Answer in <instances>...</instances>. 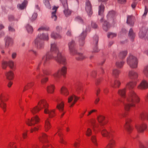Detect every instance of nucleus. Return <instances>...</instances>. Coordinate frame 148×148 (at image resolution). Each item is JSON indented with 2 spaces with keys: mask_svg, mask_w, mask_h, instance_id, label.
<instances>
[{
  "mask_svg": "<svg viewBox=\"0 0 148 148\" xmlns=\"http://www.w3.org/2000/svg\"><path fill=\"white\" fill-rule=\"evenodd\" d=\"M127 102L124 105V109L125 111L123 114V117H126L128 115L131 107H135L136 103H138L140 101V99L137 93L134 90L130 92L126 98Z\"/></svg>",
  "mask_w": 148,
  "mask_h": 148,
  "instance_id": "f257e3e1",
  "label": "nucleus"
},
{
  "mask_svg": "<svg viewBox=\"0 0 148 148\" xmlns=\"http://www.w3.org/2000/svg\"><path fill=\"white\" fill-rule=\"evenodd\" d=\"M121 84V82L118 79H115L113 83L112 84L111 86L114 88H119Z\"/></svg>",
  "mask_w": 148,
  "mask_h": 148,
  "instance_id": "bb28decb",
  "label": "nucleus"
},
{
  "mask_svg": "<svg viewBox=\"0 0 148 148\" xmlns=\"http://www.w3.org/2000/svg\"><path fill=\"white\" fill-rule=\"evenodd\" d=\"M5 46L6 47L11 45L12 44V40L9 37H6L5 38Z\"/></svg>",
  "mask_w": 148,
  "mask_h": 148,
  "instance_id": "c756f323",
  "label": "nucleus"
},
{
  "mask_svg": "<svg viewBox=\"0 0 148 148\" xmlns=\"http://www.w3.org/2000/svg\"><path fill=\"white\" fill-rule=\"evenodd\" d=\"M34 82H30L28 83L27 84L23 90V92L25 91L28 88H30L34 86Z\"/></svg>",
  "mask_w": 148,
  "mask_h": 148,
  "instance_id": "c03bdc74",
  "label": "nucleus"
},
{
  "mask_svg": "<svg viewBox=\"0 0 148 148\" xmlns=\"http://www.w3.org/2000/svg\"><path fill=\"white\" fill-rule=\"evenodd\" d=\"M58 8V7L54 6L52 9V10H54V11L52 12L51 18L54 21H56L57 18V16L56 15V13Z\"/></svg>",
  "mask_w": 148,
  "mask_h": 148,
  "instance_id": "f704fd0d",
  "label": "nucleus"
},
{
  "mask_svg": "<svg viewBox=\"0 0 148 148\" xmlns=\"http://www.w3.org/2000/svg\"><path fill=\"white\" fill-rule=\"evenodd\" d=\"M120 73V71L118 69H113L112 72V74L115 77H116Z\"/></svg>",
  "mask_w": 148,
  "mask_h": 148,
  "instance_id": "13d9d810",
  "label": "nucleus"
},
{
  "mask_svg": "<svg viewBox=\"0 0 148 148\" xmlns=\"http://www.w3.org/2000/svg\"><path fill=\"white\" fill-rule=\"evenodd\" d=\"M143 72L144 75L148 77V66L145 67Z\"/></svg>",
  "mask_w": 148,
  "mask_h": 148,
  "instance_id": "bf43d9fd",
  "label": "nucleus"
},
{
  "mask_svg": "<svg viewBox=\"0 0 148 148\" xmlns=\"http://www.w3.org/2000/svg\"><path fill=\"white\" fill-rule=\"evenodd\" d=\"M104 10V6L103 5L101 4L99 6V15L101 16V18L100 20V21L102 22L103 21V18L104 17L103 13Z\"/></svg>",
  "mask_w": 148,
  "mask_h": 148,
  "instance_id": "aec40b11",
  "label": "nucleus"
},
{
  "mask_svg": "<svg viewBox=\"0 0 148 148\" xmlns=\"http://www.w3.org/2000/svg\"><path fill=\"white\" fill-rule=\"evenodd\" d=\"M8 99L7 97V95L5 92L0 93V101H7Z\"/></svg>",
  "mask_w": 148,
  "mask_h": 148,
  "instance_id": "473e14b6",
  "label": "nucleus"
},
{
  "mask_svg": "<svg viewBox=\"0 0 148 148\" xmlns=\"http://www.w3.org/2000/svg\"><path fill=\"white\" fill-rule=\"evenodd\" d=\"M8 65V62L7 61H3L1 63V67L2 69H5Z\"/></svg>",
  "mask_w": 148,
  "mask_h": 148,
  "instance_id": "864d4df0",
  "label": "nucleus"
},
{
  "mask_svg": "<svg viewBox=\"0 0 148 148\" xmlns=\"http://www.w3.org/2000/svg\"><path fill=\"white\" fill-rule=\"evenodd\" d=\"M49 39L48 35L47 34H42L38 35L36 38V42L37 40H48Z\"/></svg>",
  "mask_w": 148,
  "mask_h": 148,
  "instance_id": "f3484780",
  "label": "nucleus"
},
{
  "mask_svg": "<svg viewBox=\"0 0 148 148\" xmlns=\"http://www.w3.org/2000/svg\"><path fill=\"white\" fill-rule=\"evenodd\" d=\"M91 140L95 145H97V140L96 136L95 135H92L91 137Z\"/></svg>",
  "mask_w": 148,
  "mask_h": 148,
  "instance_id": "603ef678",
  "label": "nucleus"
},
{
  "mask_svg": "<svg viewBox=\"0 0 148 148\" xmlns=\"http://www.w3.org/2000/svg\"><path fill=\"white\" fill-rule=\"evenodd\" d=\"M51 38L54 39L60 38L61 37V36L60 34L54 32L51 33Z\"/></svg>",
  "mask_w": 148,
  "mask_h": 148,
  "instance_id": "de8ad7c7",
  "label": "nucleus"
},
{
  "mask_svg": "<svg viewBox=\"0 0 148 148\" xmlns=\"http://www.w3.org/2000/svg\"><path fill=\"white\" fill-rule=\"evenodd\" d=\"M56 110L54 109H49L48 108L47 109L44 110V112L45 114H47L49 115V118H52L56 115V113L55 112Z\"/></svg>",
  "mask_w": 148,
  "mask_h": 148,
  "instance_id": "ddd939ff",
  "label": "nucleus"
},
{
  "mask_svg": "<svg viewBox=\"0 0 148 148\" xmlns=\"http://www.w3.org/2000/svg\"><path fill=\"white\" fill-rule=\"evenodd\" d=\"M89 122L92 129L94 131H95L96 128H98L99 125L96 123V120L95 119L93 118L90 119Z\"/></svg>",
  "mask_w": 148,
  "mask_h": 148,
  "instance_id": "4be33fe9",
  "label": "nucleus"
},
{
  "mask_svg": "<svg viewBox=\"0 0 148 148\" xmlns=\"http://www.w3.org/2000/svg\"><path fill=\"white\" fill-rule=\"evenodd\" d=\"M40 120V118L38 116L36 115L32 117L31 119H26L25 122L28 126H32L38 123L39 122Z\"/></svg>",
  "mask_w": 148,
  "mask_h": 148,
  "instance_id": "423d86ee",
  "label": "nucleus"
},
{
  "mask_svg": "<svg viewBox=\"0 0 148 148\" xmlns=\"http://www.w3.org/2000/svg\"><path fill=\"white\" fill-rule=\"evenodd\" d=\"M54 58L53 55L50 54L49 53H47L42 58L43 65L46 66L48 65L50 63V60L52 59L54 60Z\"/></svg>",
  "mask_w": 148,
  "mask_h": 148,
  "instance_id": "0eeeda50",
  "label": "nucleus"
},
{
  "mask_svg": "<svg viewBox=\"0 0 148 148\" xmlns=\"http://www.w3.org/2000/svg\"><path fill=\"white\" fill-rule=\"evenodd\" d=\"M61 74L60 73V70L58 69L57 71L53 73L52 76L55 78V79L57 80L60 78L61 76Z\"/></svg>",
  "mask_w": 148,
  "mask_h": 148,
  "instance_id": "72a5a7b5",
  "label": "nucleus"
},
{
  "mask_svg": "<svg viewBox=\"0 0 148 148\" xmlns=\"http://www.w3.org/2000/svg\"><path fill=\"white\" fill-rule=\"evenodd\" d=\"M97 111V110L96 109L92 110L88 112V114L87 115V116H89L90 115L93 113L96 112Z\"/></svg>",
  "mask_w": 148,
  "mask_h": 148,
  "instance_id": "338daca9",
  "label": "nucleus"
},
{
  "mask_svg": "<svg viewBox=\"0 0 148 148\" xmlns=\"http://www.w3.org/2000/svg\"><path fill=\"white\" fill-rule=\"evenodd\" d=\"M138 88L140 89H147L148 88V83L146 81L143 80L138 86Z\"/></svg>",
  "mask_w": 148,
  "mask_h": 148,
  "instance_id": "412c9836",
  "label": "nucleus"
},
{
  "mask_svg": "<svg viewBox=\"0 0 148 148\" xmlns=\"http://www.w3.org/2000/svg\"><path fill=\"white\" fill-rule=\"evenodd\" d=\"M51 54L53 55L55 60L57 63L65 65L66 64V60L65 56L59 52L58 49L55 43L51 44Z\"/></svg>",
  "mask_w": 148,
  "mask_h": 148,
  "instance_id": "7ed1b4c3",
  "label": "nucleus"
},
{
  "mask_svg": "<svg viewBox=\"0 0 148 148\" xmlns=\"http://www.w3.org/2000/svg\"><path fill=\"white\" fill-rule=\"evenodd\" d=\"M135 127L139 133H142L146 129L147 126L145 123H142L136 125Z\"/></svg>",
  "mask_w": 148,
  "mask_h": 148,
  "instance_id": "f8f14e48",
  "label": "nucleus"
},
{
  "mask_svg": "<svg viewBox=\"0 0 148 148\" xmlns=\"http://www.w3.org/2000/svg\"><path fill=\"white\" fill-rule=\"evenodd\" d=\"M58 134V135L60 137V142L62 144L64 145H66L67 142L63 138V135L62 134V132L61 129L60 128H58V131L57 133L54 135H55L56 134Z\"/></svg>",
  "mask_w": 148,
  "mask_h": 148,
  "instance_id": "2eb2a0df",
  "label": "nucleus"
},
{
  "mask_svg": "<svg viewBox=\"0 0 148 148\" xmlns=\"http://www.w3.org/2000/svg\"><path fill=\"white\" fill-rule=\"evenodd\" d=\"M127 62L131 68H136L137 67L138 63L137 59L132 55H130L127 58Z\"/></svg>",
  "mask_w": 148,
  "mask_h": 148,
  "instance_id": "20e7f679",
  "label": "nucleus"
},
{
  "mask_svg": "<svg viewBox=\"0 0 148 148\" xmlns=\"http://www.w3.org/2000/svg\"><path fill=\"white\" fill-rule=\"evenodd\" d=\"M5 75L6 78L9 80H12L14 77V73L13 72L11 71L6 72L5 73Z\"/></svg>",
  "mask_w": 148,
  "mask_h": 148,
  "instance_id": "cd10ccee",
  "label": "nucleus"
},
{
  "mask_svg": "<svg viewBox=\"0 0 148 148\" xmlns=\"http://www.w3.org/2000/svg\"><path fill=\"white\" fill-rule=\"evenodd\" d=\"M36 39L34 41V43L35 46L38 49H41L44 47V43L41 40H37L36 42Z\"/></svg>",
  "mask_w": 148,
  "mask_h": 148,
  "instance_id": "c85d7f7f",
  "label": "nucleus"
},
{
  "mask_svg": "<svg viewBox=\"0 0 148 148\" xmlns=\"http://www.w3.org/2000/svg\"><path fill=\"white\" fill-rule=\"evenodd\" d=\"M5 101H0V107L2 108L4 112H5L6 110V104L5 103Z\"/></svg>",
  "mask_w": 148,
  "mask_h": 148,
  "instance_id": "a18cd8bd",
  "label": "nucleus"
},
{
  "mask_svg": "<svg viewBox=\"0 0 148 148\" xmlns=\"http://www.w3.org/2000/svg\"><path fill=\"white\" fill-rule=\"evenodd\" d=\"M39 130V127L38 126L35 127L34 128H31L30 132L31 133H33L34 132L37 131Z\"/></svg>",
  "mask_w": 148,
  "mask_h": 148,
  "instance_id": "69168bd1",
  "label": "nucleus"
},
{
  "mask_svg": "<svg viewBox=\"0 0 148 148\" xmlns=\"http://www.w3.org/2000/svg\"><path fill=\"white\" fill-rule=\"evenodd\" d=\"M48 80L49 78L47 77H45L42 78L40 81V82L41 84L42 85L45 84L47 82H48Z\"/></svg>",
  "mask_w": 148,
  "mask_h": 148,
  "instance_id": "052dcab7",
  "label": "nucleus"
},
{
  "mask_svg": "<svg viewBox=\"0 0 148 148\" xmlns=\"http://www.w3.org/2000/svg\"><path fill=\"white\" fill-rule=\"evenodd\" d=\"M86 36V32H83L79 37V42L80 43V45H83L84 43V41L85 38Z\"/></svg>",
  "mask_w": 148,
  "mask_h": 148,
  "instance_id": "7c9ffc66",
  "label": "nucleus"
},
{
  "mask_svg": "<svg viewBox=\"0 0 148 148\" xmlns=\"http://www.w3.org/2000/svg\"><path fill=\"white\" fill-rule=\"evenodd\" d=\"M110 24L107 21H105L103 24V28L106 31H107L110 27Z\"/></svg>",
  "mask_w": 148,
  "mask_h": 148,
  "instance_id": "ea45409f",
  "label": "nucleus"
},
{
  "mask_svg": "<svg viewBox=\"0 0 148 148\" xmlns=\"http://www.w3.org/2000/svg\"><path fill=\"white\" fill-rule=\"evenodd\" d=\"M135 83L133 82H130L127 83L126 85V87L130 89L133 88L136 86Z\"/></svg>",
  "mask_w": 148,
  "mask_h": 148,
  "instance_id": "58836bf2",
  "label": "nucleus"
},
{
  "mask_svg": "<svg viewBox=\"0 0 148 148\" xmlns=\"http://www.w3.org/2000/svg\"><path fill=\"white\" fill-rule=\"evenodd\" d=\"M60 70V73L61 75L65 77L66 74L67 68L65 66H63Z\"/></svg>",
  "mask_w": 148,
  "mask_h": 148,
  "instance_id": "a19ab883",
  "label": "nucleus"
},
{
  "mask_svg": "<svg viewBox=\"0 0 148 148\" xmlns=\"http://www.w3.org/2000/svg\"><path fill=\"white\" fill-rule=\"evenodd\" d=\"M115 14V12L114 11H112L109 12L107 16L108 17H112L114 16Z\"/></svg>",
  "mask_w": 148,
  "mask_h": 148,
  "instance_id": "0e129e2a",
  "label": "nucleus"
},
{
  "mask_svg": "<svg viewBox=\"0 0 148 148\" xmlns=\"http://www.w3.org/2000/svg\"><path fill=\"white\" fill-rule=\"evenodd\" d=\"M27 29L29 33H32L33 32V29L32 27L29 25L26 26Z\"/></svg>",
  "mask_w": 148,
  "mask_h": 148,
  "instance_id": "680f3d73",
  "label": "nucleus"
},
{
  "mask_svg": "<svg viewBox=\"0 0 148 148\" xmlns=\"http://www.w3.org/2000/svg\"><path fill=\"white\" fill-rule=\"evenodd\" d=\"M62 5L64 8V13L66 16L70 15L71 13V11L68 9L67 0H60Z\"/></svg>",
  "mask_w": 148,
  "mask_h": 148,
  "instance_id": "9b49d317",
  "label": "nucleus"
},
{
  "mask_svg": "<svg viewBox=\"0 0 148 148\" xmlns=\"http://www.w3.org/2000/svg\"><path fill=\"white\" fill-rule=\"evenodd\" d=\"M8 65L11 69H13L14 67V63L12 60H10L8 62Z\"/></svg>",
  "mask_w": 148,
  "mask_h": 148,
  "instance_id": "4d7b16f0",
  "label": "nucleus"
},
{
  "mask_svg": "<svg viewBox=\"0 0 148 148\" xmlns=\"http://www.w3.org/2000/svg\"><path fill=\"white\" fill-rule=\"evenodd\" d=\"M60 93L61 95L65 97L67 96L69 94V92L68 89L64 86L61 87L60 90Z\"/></svg>",
  "mask_w": 148,
  "mask_h": 148,
  "instance_id": "5701e85b",
  "label": "nucleus"
},
{
  "mask_svg": "<svg viewBox=\"0 0 148 148\" xmlns=\"http://www.w3.org/2000/svg\"><path fill=\"white\" fill-rule=\"evenodd\" d=\"M87 111V109H86L84 110L81 113H80L79 115V118L81 119L83 117Z\"/></svg>",
  "mask_w": 148,
  "mask_h": 148,
  "instance_id": "774afa93",
  "label": "nucleus"
},
{
  "mask_svg": "<svg viewBox=\"0 0 148 148\" xmlns=\"http://www.w3.org/2000/svg\"><path fill=\"white\" fill-rule=\"evenodd\" d=\"M116 34L111 32L108 33V38H112L116 37Z\"/></svg>",
  "mask_w": 148,
  "mask_h": 148,
  "instance_id": "e2e57ef3",
  "label": "nucleus"
},
{
  "mask_svg": "<svg viewBox=\"0 0 148 148\" xmlns=\"http://www.w3.org/2000/svg\"><path fill=\"white\" fill-rule=\"evenodd\" d=\"M126 88H124L122 89L119 90L118 91V93L122 97L125 98L126 97Z\"/></svg>",
  "mask_w": 148,
  "mask_h": 148,
  "instance_id": "2f4dec72",
  "label": "nucleus"
},
{
  "mask_svg": "<svg viewBox=\"0 0 148 148\" xmlns=\"http://www.w3.org/2000/svg\"><path fill=\"white\" fill-rule=\"evenodd\" d=\"M127 52L126 51H121L118 55V57L121 59H123L126 56Z\"/></svg>",
  "mask_w": 148,
  "mask_h": 148,
  "instance_id": "79ce46f5",
  "label": "nucleus"
},
{
  "mask_svg": "<svg viewBox=\"0 0 148 148\" xmlns=\"http://www.w3.org/2000/svg\"><path fill=\"white\" fill-rule=\"evenodd\" d=\"M68 45L71 54L73 55L75 54L76 51L75 49V44L74 42L72 40L69 43Z\"/></svg>",
  "mask_w": 148,
  "mask_h": 148,
  "instance_id": "4468645a",
  "label": "nucleus"
},
{
  "mask_svg": "<svg viewBox=\"0 0 148 148\" xmlns=\"http://www.w3.org/2000/svg\"><path fill=\"white\" fill-rule=\"evenodd\" d=\"M134 20L135 18L132 15H128L127 16V23L131 25H133L134 24Z\"/></svg>",
  "mask_w": 148,
  "mask_h": 148,
  "instance_id": "a878e982",
  "label": "nucleus"
},
{
  "mask_svg": "<svg viewBox=\"0 0 148 148\" xmlns=\"http://www.w3.org/2000/svg\"><path fill=\"white\" fill-rule=\"evenodd\" d=\"M27 4V1L26 0H25L22 4H18L17 5V7L19 9L21 10H23L26 7Z\"/></svg>",
  "mask_w": 148,
  "mask_h": 148,
  "instance_id": "4c0bfd02",
  "label": "nucleus"
},
{
  "mask_svg": "<svg viewBox=\"0 0 148 148\" xmlns=\"http://www.w3.org/2000/svg\"><path fill=\"white\" fill-rule=\"evenodd\" d=\"M135 34L132 29H130L129 33V36L130 38L133 39L135 37Z\"/></svg>",
  "mask_w": 148,
  "mask_h": 148,
  "instance_id": "8fccbe9b",
  "label": "nucleus"
},
{
  "mask_svg": "<svg viewBox=\"0 0 148 148\" xmlns=\"http://www.w3.org/2000/svg\"><path fill=\"white\" fill-rule=\"evenodd\" d=\"M40 110L37 105L30 109V111L33 114L37 113Z\"/></svg>",
  "mask_w": 148,
  "mask_h": 148,
  "instance_id": "e433bc0d",
  "label": "nucleus"
},
{
  "mask_svg": "<svg viewBox=\"0 0 148 148\" xmlns=\"http://www.w3.org/2000/svg\"><path fill=\"white\" fill-rule=\"evenodd\" d=\"M80 140L79 139H77L73 144V146L75 148H78L80 144Z\"/></svg>",
  "mask_w": 148,
  "mask_h": 148,
  "instance_id": "6e6d98bb",
  "label": "nucleus"
},
{
  "mask_svg": "<svg viewBox=\"0 0 148 148\" xmlns=\"http://www.w3.org/2000/svg\"><path fill=\"white\" fill-rule=\"evenodd\" d=\"M55 86L54 85L50 84L47 87L46 90L47 93L50 94H53L54 91Z\"/></svg>",
  "mask_w": 148,
  "mask_h": 148,
  "instance_id": "393cba45",
  "label": "nucleus"
},
{
  "mask_svg": "<svg viewBox=\"0 0 148 148\" xmlns=\"http://www.w3.org/2000/svg\"><path fill=\"white\" fill-rule=\"evenodd\" d=\"M124 63V62L123 61H119L116 62V65L118 67L121 68L123 66Z\"/></svg>",
  "mask_w": 148,
  "mask_h": 148,
  "instance_id": "5fc2aeb1",
  "label": "nucleus"
},
{
  "mask_svg": "<svg viewBox=\"0 0 148 148\" xmlns=\"http://www.w3.org/2000/svg\"><path fill=\"white\" fill-rule=\"evenodd\" d=\"M100 131L102 136L107 137L108 140V143L106 148H114L115 144L114 139L115 130L112 128L107 130L102 127Z\"/></svg>",
  "mask_w": 148,
  "mask_h": 148,
  "instance_id": "f03ea898",
  "label": "nucleus"
},
{
  "mask_svg": "<svg viewBox=\"0 0 148 148\" xmlns=\"http://www.w3.org/2000/svg\"><path fill=\"white\" fill-rule=\"evenodd\" d=\"M92 134V130L91 128L88 127L85 132V135L87 136H90Z\"/></svg>",
  "mask_w": 148,
  "mask_h": 148,
  "instance_id": "3c124183",
  "label": "nucleus"
},
{
  "mask_svg": "<svg viewBox=\"0 0 148 148\" xmlns=\"http://www.w3.org/2000/svg\"><path fill=\"white\" fill-rule=\"evenodd\" d=\"M94 42L95 43V47L93 49V51L94 52H97L98 51V49L97 47V44L98 41V37L97 36H95L94 37Z\"/></svg>",
  "mask_w": 148,
  "mask_h": 148,
  "instance_id": "37998d69",
  "label": "nucleus"
},
{
  "mask_svg": "<svg viewBox=\"0 0 148 148\" xmlns=\"http://www.w3.org/2000/svg\"><path fill=\"white\" fill-rule=\"evenodd\" d=\"M76 90L77 92L79 93H82L83 92V90L82 86L80 85H78L76 88Z\"/></svg>",
  "mask_w": 148,
  "mask_h": 148,
  "instance_id": "09e8293b",
  "label": "nucleus"
},
{
  "mask_svg": "<svg viewBox=\"0 0 148 148\" xmlns=\"http://www.w3.org/2000/svg\"><path fill=\"white\" fill-rule=\"evenodd\" d=\"M132 121V120L129 118H127L125 120V123L124 126V128L128 134L131 133L133 130V127L130 125Z\"/></svg>",
  "mask_w": 148,
  "mask_h": 148,
  "instance_id": "9d476101",
  "label": "nucleus"
},
{
  "mask_svg": "<svg viewBox=\"0 0 148 148\" xmlns=\"http://www.w3.org/2000/svg\"><path fill=\"white\" fill-rule=\"evenodd\" d=\"M79 99V98L74 95L69 96L68 98L67 103L70 107L73 106Z\"/></svg>",
  "mask_w": 148,
  "mask_h": 148,
  "instance_id": "6e6552de",
  "label": "nucleus"
},
{
  "mask_svg": "<svg viewBox=\"0 0 148 148\" xmlns=\"http://www.w3.org/2000/svg\"><path fill=\"white\" fill-rule=\"evenodd\" d=\"M85 9L86 11L89 15L92 14V10L91 5L90 2L88 1L86 2Z\"/></svg>",
  "mask_w": 148,
  "mask_h": 148,
  "instance_id": "a211bd4d",
  "label": "nucleus"
},
{
  "mask_svg": "<svg viewBox=\"0 0 148 148\" xmlns=\"http://www.w3.org/2000/svg\"><path fill=\"white\" fill-rule=\"evenodd\" d=\"M74 55H75L76 59L78 60H83L86 58L85 56H84L82 53H77L76 52Z\"/></svg>",
  "mask_w": 148,
  "mask_h": 148,
  "instance_id": "c9c22d12",
  "label": "nucleus"
},
{
  "mask_svg": "<svg viewBox=\"0 0 148 148\" xmlns=\"http://www.w3.org/2000/svg\"><path fill=\"white\" fill-rule=\"evenodd\" d=\"M56 101L57 103L56 108L62 113L61 117H62L65 112L64 110V102L62 99L60 98L57 99Z\"/></svg>",
  "mask_w": 148,
  "mask_h": 148,
  "instance_id": "39448f33",
  "label": "nucleus"
},
{
  "mask_svg": "<svg viewBox=\"0 0 148 148\" xmlns=\"http://www.w3.org/2000/svg\"><path fill=\"white\" fill-rule=\"evenodd\" d=\"M97 120L98 122L101 125H104L107 123V121L105 120L104 116L100 115L97 117Z\"/></svg>",
  "mask_w": 148,
  "mask_h": 148,
  "instance_id": "6ab92c4d",
  "label": "nucleus"
},
{
  "mask_svg": "<svg viewBox=\"0 0 148 148\" xmlns=\"http://www.w3.org/2000/svg\"><path fill=\"white\" fill-rule=\"evenodd\" d=\"M50 120L49 118H47L45 120L44 128L45 131L47 132L51 129V126L50 122Z\"/></svg>",
  "mask_w": 148,
  "mask_h": 148,
  "instance_id": "dca6fc26",
  "label": "nucleus"
},
{
  "mask_svg": "<svg viewBox=\"0 0 148 148\" xmlns=\"http://www.w3.org/2000/svg\"><path fill=\"white\" fill-rule=\"evenodd\" d=\"M37 106L40 110L44 109V110L47 109L49 106L47 101L44 99H40L38 102Z\"/></svg>",
  "mask_w": 148,
  "mask_h": 148,
  "instance_id": "1a4fd4ad",
  "label": "nucleus"
},
{
  "mask_svg": "<svg viewBox=\"0 0 148 148\" xmlns=\"http://www.w3.org/2000/svg\"><path fill=\"white\" fill-rule=\"evenodd\" d=\"M47 138V136L45 133H42L40 135L39 138L40 140V141H46Z\"/></svg>",
  "mask_w": 148,
  "mask_h": 148,
  "instance_id": "49530a36",
  "label": "nucleus"
},
{
  "mask_svg": "<svg viewBox=\"0 0 148 148\" xmlns=\"http://www.w3.org/2000/svg\"><path fill=\"white\" fill-rule=\"evenodd\" d=\"M128 77L131 79H135L138 77V73L133 71H130L129 72Z\"/></svg>",
  "mask_w": 148,
  "mask_h": 148,
  "instance_id": "b1692460",
  "label": "nucleus"
}]
</instances>
